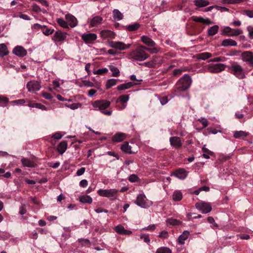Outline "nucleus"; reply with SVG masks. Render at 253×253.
I'll use <instances>...</instances> for the list:
<instances>
[{"label": "nucleus", "instance_id": "f257e3e1", "mask_svg": "<svg viewBox=\"0 0 253 253\" xmlns=\"http://www.w3.org/2000/svg\"><path fill=\"white\" fill-rule=\"evenodd\" d=\"M146 47L139 45L129 53V58L135 61H143L148 59L149 54L146 51Z\"/></svg>", "mask_w": 253, "mask_h": 253}, {"label": "nucleus", "instance_id": "f03ea898", "mask_svg": "<svg viewBox=\"0 0 253 253\" xmlns=\"http://www.w3.org/2000/svg\"><path fill=\"white\" fill-rule=\"evenodd\" d=\"M191 83V77L187 74H185L177 82L176 88L179 91H184L190 87Z\"/></svg>", "mask_w": 253, "mask_h": 253}, {"label": "nucleus", "instance_id": "7ed1b4c3", "mask_svg": "<svg viewBox=\"0 0 253 253\" xmlns=\"http://www.w3.org/2000/svg\"><path fill=\"white\" fill-rule=\"evenodd\" d=\"M229 72L236 78L242 79L245 78V72L243 68L237 63L232 64L229 67Z\"/></svg>", "mask_w": 253, "mask_h": 253}, {"label": "nucleus", "instance_id": "20e7f679", "mask_svg": "<svg viewBox=\"0 0 253 253\" xmlns=\"http://www.w3.org/2000/svg\"><path fill=\"white\" fill-rule=\"evenodd\" d=\"M119 190L116 189H102L97 191V194L102 197L109 198L110 200H114L118 198Z\"/></svg>", "mask_w": 253, "mask_h": 253}, {"label": "nucleus", "instance_id": "39448f33", "mask_svg": "<svg viewBox=\"0 0 253 253\" xmlns=\"http://www.w3.org/2000/svg\"><path fill=\"white\" fill-rule=\"evenodd\" d=\"M135 204L142 208H147L152 205V202L147 199L144 194H139L137 196Z\"/></svg>", "mask_w": 253, "mask_h": 253}, {"label": "nucleus", "instance_id": "423d86ee", "mask_svg": "<svg viewBox=\"0 0 253 253\" xmlns=\"http://www.w3.org/2000/svg\"><path fill=\"white\" fill-rule=\"evenodd\" d=\"M108 45L110 47L120 50H125L130 47L131 43H125L120 41H109Z\"/></svg>", "mask_w": 253, "mask_h": 253}, {"label": "nucleus", "instance_id": "0eeeda50", "mask_svg": "<svg viewBox=\"0 0 253 253\" xmlns=\"http://www.w3.org/2000/svg\"><path fill=\"white\" fill-rule=\"evenodd\" d=\"M195 207L200 211L205 214L210 212L212 210L211 204L204 202H197L195 204Z\"/></svg>", "mask_w": 253, "mask_h": 253}, {"label": "nucleus", "instance_id": "6e6552de", "mask_svg": "<svg viewBox=\"0 0 253 253\" xmlns=\"http://www.w3.org/2000/svg\"><path fill=\"white\" fill-rule=\"evenodd\" d=\"M110 104V102L106 100H100L94 101L92 105L96 110H99L102 112L109 107Z\"/></svg>", "mask_w": 253, "mask_h": 253}, {"label": "nucleus", "instance_id": "1a4fd4ad", "mask_svg": "<svg viewBox=\"0 0 253 253\" xmlns=\"http://www.w3.org/2000/svg\"><path fill=\"white\" fill-rule=\"evenodd\" d=\"M226 65L222 63L211 64L208 66V70L211 73H217L225 70Z\"/></svg>", "mask_w": 253, "mask_h": 253}, {"label": "nucleus", "instance_id": "9d476101", "mask_svg": "<svg viewBox=\"0 0 253 253\" xmlns=\"http://www.w3.org/2000/svg\"><path fill=\"white\" fill-rule=\"evenodd\" d=\"M26 86L28 91L32 93H36L40 90L41 87L40 83L36 81L29 82Z\"/></svg>", "mask_w": 253, "mask_h": 253}, {"label": "nucleus", "instance_id": "9b49d317", "mask_svg": "<svg viewBox=\"0 0 253 253\" xmlns=\"http://www.w3.org/2000/svg\"><path fill=\"white\" fill-rule=\"evenodd\" d=\"M67 34L61 31H57L52 37V40L55 42H62L67 38Z\"/></svg>", "mask_w": 253, "mask_h": 253}, {"label": "nucleus", "instance_id": "f8f14e48", "mask_svg": "<svg viewBox=\"0 0 253 253\" xmlns=\"http://www.w3.org/2000/svg\"><path fill=\"white\" fill-rule=\"evenodd\" d=\"M97 35L94 33L83 34L81 35L82 39L86 44H91L97 39Z\"/></svg>", "mask_w": 253, "mask_h": 253}, {"label": "nucleus", "instance_id": "ddd939ff", "mask_svg": "<svg viewBox=\"0 0 253 253\" xmlns=\"http://www.w3.org/2000/svg\"><path fill=\"white\" fill-rule=\"evenodd\" d=\"M242 60L244 62H248L250 66L253 67V55L250 51H245L241 55Z\"/></svg>", "mask_w": 253, "mask_h": 253}, {"label": "nucleus", "instance_id": "4468645a", "mask_svg": "<svg viewBox=\"0 0 253 253\" xmlns=\"http://www.w3.org/2000/svg\"><path fill=\"white\" fill-rule=\"evenodd\" d=\"M65 19L67 24L72 28L77 26L78 22L77 18L71 14H67L65 15Z\"/></svg>", "mask_w": 253, "mask_h": 253}, {"label": "nucleus", "instance_id": "2eb2a0df", "mask_svg": "<svg viewBox=\"0 0 253 253\" xmlns=\"http://www.w3.org/2000/svg\"><path fill=\"white\" fill-rule=\"evenodd\" d=\"M100 36L103 40L107 39H114L115 37V34L110 30H103L100 31Z\"/></svg>", "mask_w": 253, "mask_h": 253}, {"label": "nucleus", "instance_id": "dca6fc26", "mask_svg": "<svg viewBox=\"0 0 253 253\" xmlns=\"http://www.w3.org/2000/svg\"><path fill=\"white\" fill-rule=\"evenodd\" d=\"M173 175L177 178L183 180L187 176L188 172L184 169L180 168L175 170L173 173Z\"/></svg>", "mask_w": 253, "mask_h": 253}, {"label": "nucleus", "instance_id": "f3484780", "mask_svg": "<svg viewBox=\"0 0 253 253\" xmlns=\"http://www.w3.org/2000/svg\"><path fill=\"white\" fill-rule=\"evenodd\" d=\"M169 142L171 146L176 148L181 147L182 145L181 139L177 136H173L170 137Z\"/></svg>", "mask_w": 253, "mask_h": 253}, {"label": "nucleus", "instance_id": "a211bd4d", "mask_svg": "<svg viewBox=\"0 0 253 253\" xmlns=\"http://www.w3.org/2000/svg\"><path fill=\"white\" fill-rule=\"evenodd\" d=\"M13 53L15 55L19 57H24L27 53V51L21 46H16L13 50Z\"/></svg>", "mask_w": 253, "mask_h": 253}, {"label": "nucleus", "instance_id": "6ab92c4d", "mask_svg": "<svg viewBox=\"0 0 253 253\" xmlns=\"http://www.w3.org/2000/svg\"><path fill=\"white\" fill-rule=\"evenodd\" d=\"M139 83H133V82H128L126 83L121 84L117 86V88L118 90H124L127 89H129L134 85L138 84Z\"/></svg>", "mask_w": 253, "mask_h": 253}, {"label": "nucleus", "instance_id": "aec40b11", "mask_svg": "<svg viewBox=\"0 0 253 253\" xmlns=\"http://www.w3.org/2000/svg\"><path fill=\"white\" fill-rule=\"evenodd\" d=\"M126 137V135L123 132L116 133L112 137V141L114 142H120L124 140Z\"/></svg>", "mask_w": 253, "mask_h": 253}, {"label": "nucleus", "instance_id": "412c9836", "mask_svg": "<svg viewBox=\"0 0 253 253\" xmlns=\"http://www.w3.org/2000/svg\"><path fill=\"white\" fill-rule=\"evenodd\" d=\"M115 230L119 234L130 235L132 234L131 231L125 229L124 226L121 225H117L115 227Z\"/></svg>", "mask_w": 253, "mask_h": 253}, {"label": "nucleus", "instance_id": "4be33fe9", "mask_svg": "<svg viewBox=\"0 0 253 253\" xmlns=\"http://www.w3.org/2000/svg\"><path fill=\"white\" fill-rule=\"evenodd\" d=\"M141 40L142 42L148 46L153 47L156 45L155 42L146 36H142L141 37Z\"/></svg>", "mask_w": 253, "mask_h": 253}, {"label": "nucleus", "instance_id": "5701e85b", "mask_svg": "<svg viewBox=\"0 0 253 253\" xmlns=\"http://www.w3.org/2000/svg\"><path fill=\"white\" fill-rule=\"evenodd\" d=\"M103 18L100 16L93 17L90 22V27H93L100 24L102 23Z\"/></svg>", "mask_w": 253, "mask_h": 253}, {"label": "nucleus", "instance_id": "b1692460", "mask_svg": "<svg viewBox=\"0 0 253 253\" xmlns=\"http://www.w3.org/2000/svg\"><path fill=\"white\" fill-rule=\"evenodd\" d=\"M67 142L66 141H61L57 146V151L60 154H63L67 149Z\"/></svg>", "mask_w": 253, "mask_h": 253}, {"label": "nucleus", "instance_id": "393cba45", "mask_svg": "<svg viewBox=\"0 0 253 253\" xmlns=\"http://www.w3.org/2000/svg\"><path fill=\"white\" fill-rule=\"evenodd\" d=\"M249 134V132L243 130L233 131V136L237 139L244 138L247 137Z\"/></svg>", "mask_w": 253, "mask_h": 253}, {"label": "nucleus", "instance_id": "a878e982", "mask_svg": "<svg viewBox=\"0 0 253 253\" xmlns=\"http://www.w3.org/2000/svg\"><path fill=\"white\" fill-rule=\"evenodd\" d=\"M189 235L190 233L188 231H184L178 238V244L181 245L184 244L185 241L188 238Z\"/></svg>", "mask_w": 253, "mask_h": 253}, {"label": "nucleus", "instance_id": "bb28decb", "mask_svg": "<svg viewBox=\"0 0 253 253\" xmlns=\"http://www.w3.org/2000/svg\"><path fill=\"white\" fill-rule=\"evenodd\" d=\"M237 44V42L231 39H227L223 40L222 42L221 45L223 46H235Z\"/></svg>", "mask_w": 253, "mask_h": 253}, {"label": "nucleus", "instance_id": "cd10ccee", "mask_svg": "<svg viewBox=\"0 0 253 253\" xmlns=\"http://www.w3.org/2000/svg\"><path fill=\"white\" fill-rule=\"evenodd\" d=\"M202 151L203 152V156L205 159H209L210 156H214L215 157V155L214 153L210 150H209L208 148L206 147V145H204L202 148Z\"/></svg>", "mask_w": 253, "mask_h": 253}, {"label": "nucleus", "instance_id": "c85d7f7f", "mask_svg": "<svg viewBox=\"0 0 253 253\" xmlns=\"http://www.w3.org/2000/svg\"><path fill=\"white\" fill-rule=\"evenodd\" d=\"M194 3L198 7H206L210 4V2L207 0H194Z\"/></svg>", "mask_w": 253, "mask_h": 253}, {"label": "nucleus", "instance_id": "c756f323", "mask_svg": "<svg viewBox=\"0 0 253 253\" xmlns=\"http://www.w3.org/2000/svg\"><path fill=\"white\" fill-rule=\"evenodd\" d=\"M196 56L198 60H205L212 57V54L210 52H205L198 53Z\"/></svg>", "mask_w": 253, "mask_h": 253}, {"label": "nucleus", "instance_id": "7c9ffc66", "mask_svg": "<svg viewBox=\"0 0 253 253\" xmlns=\"http://www.w3.org/2000/svg\"><path fill=\"white\" fill-rule=\"evenodd\" d=\"M193 20L196 22L204 23L206 25H210L212 23V22L209 19H205L202 17H198L193 18Z\"/></svg>", "mask_w": 253, "mask_h": 253}, {"label": "nucleus", "instance_id": "2f4dec72", "mask_svg": "<svg viewBox=\"0 0 253 253\" xmlns=\"http://www.w3.org/2000/svg\"><path fill=\"white\" fill-rule=\"evenodd\" d=\"M113 16L115 21H120L123 18V14L117 9L113 10Z\"/></svg>", "mask_w": 253, "mask_h": 253}, {"label": "nucleus", "instance_id": "473e14b6", "mask_svg": "<svg viewBox=\"0 0 253 253\" xmlns=\"http://www.w3.org/2000/svg\"><path fill=\"white\" fill-rule=\"evenodd\" d=\"M129 99V95H120L117 99L116 102H121L123 104H127Z\"/></svg>", "mask_w": 253, "mask_h": 253}, {"label": "nucleus", "instance_id": "72a5a7b5", "mask_svg": "<svg viewBox=\"0 0 253 253\" xmlns=\"http://www.w3.org/2000/svg\"><path fill=\"white\" fill-rule=\"evenodd\" d=\"M219 29V27L218 25H214L213 26L211 27L208 31V34L210 36H212L215 35Z\"/></svg>", "mask_w": 253, "mask_h": 253}, {"label": "nucleus", "instance_id": "f704fd0d", "mask_svg": "<svg viewBox=\"0 0 253 253\" xmlns=\"http://www.w3.org/2000/svg\"><path fill=\"white\" fill-rule=\"evenodd\" d=\"M182 198V194L181 191L176 190L172 194V199L174 201H179Z\"/></svg>", "mask_w": 253, "mask_h": 253}, {"label": "nucleus", "instance_id": "c9c22d12", "mask_svg": "<svg viewBox=\"0 0 253 253\" xmlns=\"http://www.w3.org/2000/svg\"><path fill=\"white\" fill-rule=\"evenodd\" d=\"M21 162L22 165L25 167L29 168H32L34 167V163L28 159L22 158Z\"/></svg>", "mask_w": 253, "mask_h": 253}, {"label": "nucleus", "instance_id": "e433bc0d", "mask_svg": "<svg viewBox=\"0 0 253 253\" xmlns=\"http://www.w3.org/2000/svg\"><path fill=\"white\" fill-rule=\"evenodd\" d=\"M131 146L129 145L128 143L126 142L124 144L121 145V149L125 153H132L131 151Z\"/></svg>", "mask_w": 253, "mask_h": 253}, {"label": "nucleus", "instance_id": "4c0bfd02", "mask_svg": "<svg viewBox=\"0 0 253 253\" xmlns=\"http://www.w3.org/2000/svg\"><path fill=\"white\" fill-rule=\"evenodd\" d=\"M80 201L83 203L91 204L92 202V199L89 196L84 195L80 197Z\"/></svg>", "mask_w": 253, "mask_h": 253}, {"label": "nucleus", "instance_id": "58836bf2", "mask_svg": "<svg viewBox=\"0 0 253 253\" xmlns=\"http://www.w3.org/2000/svg\"><path fill=\"white\" fill-rule=\"evenodd\" d=\"M28 106L31 108H37L41 109L42 110H47V108L45 106H44L41 104H39V103H29L28 104Z\"/></svg>", "mask_w": 253, "mask_h": 253}, {"label": "nucleus", "instance_id": "ea45409f", "mask_svg": "<svg viewBox=\"0 0 253 253\" xmlns=\"http://www.w3.org/2000/svg\"><path fill=\"white\" fill-rule=\"evenodd\" d=\"M118 81V79L112 78L108 80L106 84V86L107 89L111 88L113 86L116 85Z\"/></svg>", "mask_w": 253, "mask_h": 253}, {"label": "nucleus", "instance_id": "a19ab883", "mask_svg": "<svg viewBox=\"0 0 253 253\" xmlns=\"http://www.w3.org/2000/svg\"><path fill=\"white\" fill-rule=\"evenodd\" d=\"M8 53V51L6 46L3 43L0 44V56H5L7 55Z\"/></svg>", "mask_w": 253, "mask_h": 253}, {"label": "nucleus", "instance_id": "79ce46f5", "mask_svg": "<svg viewBox=\"0 0 253 253\" xmlns=\"http://www.w3.org/2000/svg\"><path fill=\"white\" fill-rule=\"evenodd\" d=\"M109 69L112 73V76L117 77L120 76V71L118 68L113 65L109 66Z\"/></svg>", "mask_w": 253, "mask_h": 253}, {"label": "nucleus", "instance_id": "37998d69", "mask_svg": "<svg viewBox=\"0 0 253 253\" xmlns=\"http://www.w3.org/2000/svg\"><path fill=\"white\" fill-rule=\"evenodd\" d=\"M9 100L8 98L3 95H0V106L5 107L9 102Z\"/></svg>", "mask_w": 253, "mask_h": 253}, {"label": "nucleus", "instance_id": "c03bdc74", "mask_svg": "<svg viewBox=\"0 0 253 253\" xmlns=\"http://www.w3.org/2000/svg\"><path fill=\"white\" fill-rule=\"evenodd\" d=\"M243 33V31L240 29H232V32L228 34L229 36H237Z\"/></svg>", "mask_w": 253, "mask_h": 253}, {"label": "nucleus", "instance_id": "a18cd8bd", "mask_svg": "<svg viewBox=\"0 0 253 253\" xmlns=\"http://www.w3.org/2000/svg\"><path fill=\"white\" fill-rule=\"evenodd\" d=\"M57 23L64 28H68V24L67 23V21L64 20L63 18H58L56 20Z\"/></svg>", "mask_w": 253, "mask_h": 253}, {"label": "nucleus", "instance_id": "49530a36", "mask_svg": "<svg viewBox=\"0 0 253 253\" xmlns=\"http://www.w3.org/2000/svg\"><path fill=\"white\" fill-rule=\"evenodd\" d=\"M156 253H171V251L169 248L162 247L158 248Z\"/></svg>", "mask_w": 253, "mask_h": 253}, {"label": "nucleus", "instance_id": "de8ad7c7", "mask_svg": "<svg viewBox=\"0 0 253 253\" xmlns=\"http://www.w3.org/2000/svg\"><path fill=\"white\" fill-rule=\"evenodd\" d=\"M42 31V33L44 35L48 36H49V35L52 34L53 33L54 30L53 29L47 28V27L46 26V28H43V30Z\"/></svg>", "mask_w": 253, "mask_h": 253}, {"label": "nucleus", "instance_id": "09e8293b", "mask_svg": "<svg viewBox=\"0 0 253 253\" xmlns=\"http://www.w3.org/2000/svg\"><path fill=\"white\" fill-rule=\"evenodd\" d=\"M243 0H221L223 4H235L242 2Z\"/></svg>", "mask_w": 253, "mask_h": 253}, {"label": "nucleus", "instance_id": "8fccbe9b", "mask_svg": "<svg viewBox=\"0 0 253 253\" xmlns=\"http://www.w3.org/2000/svg\"><path fill=\"white\" fill-rule=\"evenodd\" d=\"M108 70L106 68H102V69H99L96 71H94L93 72V74H99V75H102L106 74L108 72Z\"/></svg>", "mask_w": 253, "mask_h": 253}, {"label": "nucleus", "instance_id": "3c124183", "mask_svg": "<svg viewBox=\"0 0 253 253\" xmlns=\"http://www.w3.org/2000/svg\"><path fill=\"white\" fill-rule=\"evenodd\" d=\"M208 221L211 224V227L213 228L218 227L217 224L215 222L214 219L212 217H208L207 218Z\"/></svg>", "mask_w": 253, "mask_h": 253}, {"label": "nucleus", "instance_id": "603ef678", "mask_svg": "<svg viewBox=\"0 0 253 253\" xmlns=\"http://www.w3.org/2000/svg\"><path fill=\"white\" fill-rule=\"evenodd\" d=\"M148 51L152 54L157 53L159 51V48L157 47L153 46L152 48L146 47V51Z\"/></svg>", "mask_w": 253, "mask_h": 253}, {"label": "nucleus", "instance_id": "864d4df0", "mask_svg": "<svg viewBox=\"0 0 253 253\" xmlns=\"http://www.w3.org/2000/svg\"><path fill=\"white\" fill-rule=\"evenodd\" d=\"M139 27V25L138 24H134L132 25H129L127 26V29L129 31H133L136 30L138 29Z\"/></svg>", "mask_w": 253, "mask_h": 253}, {"label": "nucleus", "instance_id": "5fc2aeb1", "mask_svg": "<svg viewBox=\"0 0 253 253\" xmlns=\"http://www.w3.org/2000/svg\"><path fill=\"white\" fill-rule=\"evenodd\" d=\"M167 223L172 225H175L179 224V221L173 218H169L167 220Z\"/></svg>", "mask_w": 253, "mask_h": 253}, {"label": "nucleus", "instance_id": "6e6d98bb", "mask_svg": "<svg viewBox=\"0 0 253 253\" xmlns=\"http://www.w3.org/2000/svg\"><path fill=\"white\" fill-rule=\"evenodd\" d=\"M198 121H200L202 124L203 128L207 127L209 125L208 121L205 118L202 117L199 119Z\"/></svg>", "mask_w": 253, "mask_h": 253}, {"label": "nucleus", "instance_id": "4d7b16f0", "mask_svg": "<svg viewBox=\"0 0 253 253\" xmlns=\"http://www.w3.org/2000/svg\"><path fill=\"white\" fill-rule=\"evenodd\" d=\"M158 236L159 238H161L167 239L169 237V234L167 231L163 230L159 233V235H158Z\"/></svg>", "mask_w": 253, "mask_h": 253}, {"label": "nucleus", "instance_id": "13d9d810", "mask_svg": "<svg viewBox=\"0 0 253 253\" xmlns=\"http://www.w3.org/2000/svg\"><path fill=\"white\" fill-rule=\"evenodd\" d=\"M81 106V104L80 103H72L71 104H69V106H67V107L72 110H75L80 108Z\"/></svg>", "mask_w": 253, "mask_h": 253}, {"label": "nucleus", "instance_id": "bf43d9fd", "mask_svg": "<svg viewBox=\"0 0 253 253\" xmlns=\"http://www.w3.org/2000/svg\"><path fill=\"white\" fill-rule=\"evenodd\" d=\"M43 28H46V26H45V25L42 26L40 24H38V23L34 24V25H33L32 26V29L37 30H38L40 29H42Z\"/></svg>", "mask_w": 253, "mask_h": 253}, {"label": "nucleus", "instance_id": "052dcab7", "mask_svg": "<svg viewBox=\"0 0 253 253\" xmlns=\"http://www.w3.org/2000/svg\"><path fill=\"white\" fill-rule=\"evenodd\" d=\"M140 238L143 240L145 243H149L150 242V239L148 235L145 234H141Z\"/></svg>", "mask_w": 253, "mask_h": 253}, {"label": "nucleus", "instance_id": "680f3d73", "mask_svg": "<svg viewBox=\"0 0 253 253\" xmlns=\"http://www.w3.org/2000/svg\"><path fill=\"white\" fill-rule=\"evenodd\" d=\"M225 60V58L224 57H217L211 59L209 62H223Z\"/></svg>", "mask_w": 253, "mask_h": 253}, {"label": "nucleus", "instance_id": "e2e57ef3", "mask_svg": "<svg viewBox=\"0 0 253 253\" xmlns=\"http://www.w3.org/2000/svg\"><path fill=\"white\" fill-rule=\"evenodd\" d=\"M138 178L137 175L135 174H131L129 176L128 180L130 182H134L136 181Z\"/></svg>", "mask_w": 253, "mask_h": 253}, {"label": "nucleus", "instance_id": "0e129e2a", "mask_svg": "<svg viewBox=\"0 0 253 253\" xmlns=\"http://www.w3.org/2000/svg\"><path fill=\"white\" fill-rule=\"evenodd\" d=\"M60 163L59 162H57L56 163H48V166L50 167H51L54 169H56L59 167L60 166Z\"/></svg>", "mask_w": 253, "mask_h": 253}, {"label": "nucleus", "instance_id": "69168bd1", "mask_svg": "<svg viewBox=\"0 0 253 253\" xmlns=\"http://www.w3.org/2000/svg\"><path fill=\"white\" fill-rule=\"evenodd\" d=\"M247 30L249 32V35L251 39H253V26H248L247 27Z\"/></svg>", "mask_w": 253, "mask_h": 253}, {"label": "nucleus", "instance_id": "338daca9", "mask_svg": "<svg viewBox=\"0 0 253 253\" xmlns=\"http://www.w3.org/2000/svg\"><path fill=\"white\" fill-rule=\"evenodd\" d=\"M160 101L162 105H164L167 104L168 102L167 96H163L160 98Z\"/></svg>", "mask_w": 253, "mask_h": 253}, {"label": "nucleus", "instance_id": "774afa93", "mask_svg": "<svg viewBox=\"0 0 253 253\" xmlns=\"http://www.w3.org/2000/svg\"><path fill=\"white\" fill-rule=\"evenodd\" d=\"M62 136H63V135H62L60 132H57L54 133L52 135V137L54 138V139L58 140V139H60L62 137Z\"/></svg>", "mask_w": 253, "mask_h": 253}]
</instances>
